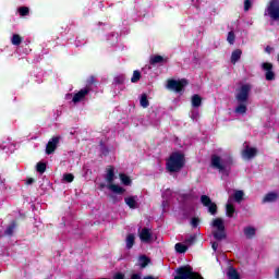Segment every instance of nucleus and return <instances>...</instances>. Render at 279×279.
I'll use <instances>...</instances> for the list:
<instances>
[{"label":"nucleus","instance_id":"obj_1","mask_svg":"<svg viewBox=\"0 0 279 279\" xmlns=\"http://www.w3.org/2000/svg\"><path fill=\"white\" fill-rule=\"evenodd\" d=\"M186 165V159L184 154L174 151L172 153L166 161V169L169 173H180Z\"/></svg>","mask_w":279,"mask_h":279},{"label":"nucleus","instance_id":"obj_2","mask_svg":"<svg viewBox=\"0 0 279 279\" xmlns=\"http://www.w3.org/2000/svg\"><path fill=\"white\" fill-rule=\"evenodd\" d=\"M252 90V85L244 84L240 87L238 94L235 95L236 101L240 104L235 108L238 114H245L247 112V101L250 99V92Z\"/></svg>","mask_w":279,"mask_h":279},{"label":"nucleus","instance_id":"obj_3","mask_svg":"<svg viewBox=\"0 0 279 279\" xmlns=\"http://www.w3.org/2000/svg\"><path fill=\"white\" fill-rule=\"evenodd\" d=\"M232 165H234L232 157L221 159L219 155H211V167L213 169H218L219 173H227L229 175Z\"/></svg>","mask_w":279,"mask_h":279},{"label":"nucleus","instance_id":"obj_4","mask_svg":"<svg viewBox=\"0 0 279 279\" xmlns=\"http://www.w3.org/2000/svg\"><path fill=\"white\" fill-rule=\"evenodd\" d=\"M175 274L174 279H204L199 272L193 271V267L189 265L177 268Z\"/></svg>","mask_w":279,"mask_h":279},{"label":"nucleus","instance_id":"obj_5","mask_svg":"<svg viewBox=\"0 0 279 279\" xmlns=\"http://www.w3.org/2000/svg\"><path fill=\"white\" fill-rule=\"evenodd\" d=\"M106 181L109 183L108 189L112 193H117V195H123L125 193V189L112 183L114 182V166H108Z\"/></svg>","mask_w":279,"mask_h":279},{"label":"nucleus","instance_id":"obj_6","mask_svg":"<svg viewBox=\"0 0 279 279\" xmlns=\"http://www.w3.org/2000/svg\"><path fill=\"white\" fill-rule=\"evenodd\" d=\"M186 86H189V80L186 78H181V80H168V84L167 87L170 90H174V93H182V90H184V88H186Z\"/></svg>","mask_w":279,"mask_h":279},{"label":"nucleus","instance_id":"obj_7","mask_svg":"<svg viewBox=\"0 0 279 279\" xmlns=\"http://www.w3.org/2000/svg\"><path fill=\"white\" fill-rule=\"evenodd\" d=\"M266 14L271 21H279V0H270L268 2Z\"/></svg>","mask_w":279,"mask_h":279},{"label":"nucleus","instance_id":"obj_8","mask_svg":"<svg viewBox=\"0 0 279 279\" xmlns=\"http://www.w3.org/2000/svg\"><path fill=\"white\" fill-rule=\"evenodd\" d=\"M201 204H203L205 208H208V213L210 215H217V203H214L210 196L202 195Z\"/></svg>","mask_w":279,"mask_h":279},{"label":"nucleus","instance_id":"obj_9","mask_svg":"<svg viewBox=\"0 0 279 279\" xmlns=\"http://www.w3.org/2000/svg\"><path fill=\"white\" fill-rule=\"evenodd\" d=\"M58 145H60V136H54L46 145V154L47 156H51V154L56 153L58 149Z\"/></svg>","mask_w":279,"mask_h":279},{"label":"nucleus","instance_id":"obj_10","mask_svg":"<svg viewBox=\"0 0 279 279\" xmlns=\"http://www.w3.org/2000/svg\"><path fill=\"white\" fill-rule=\"evenodd\" d=\"M262 69L266 71L265 77L267 82H274L276 80V73L274 72V64L269 62H264Z\"/></svg>","mask_w":279,"mask_h":279},{"label":"nucleus","instance_id":"obj_11","mask_svg":"<svg viewBox=\"0 0 279 279\" xmlns=\"http://www.w3.org/2000/svg\"><path fill=\"white\" fill-rule=\"evenodd\" d=\"M90 93V87L86 86L78 90L76 94H74L72 101L73 104H80V101H84L86 99V95Z\"/></svg>","mask_w":279,"mask_h":279},{"label":"nucleus","instance_id":"obj_12","mask_svg":"<svg viewBox=\"0 0 279 279\" xmlns=\"http://www.w3.org/2000/svg\"><path fill=\"white\" fill-rule=\"evenodd\" d=\"M258 155V149L255 147L246 146L245 149L242 151L243 158H246L247 160H252V158H256Z\"/></svg>","mask_w":279,"mask_h":279},{"label":"nucleus","instance_id":"obj_13","mask_svg":"<svg viewBox=\"0 0 279 279\" xmlns=\"http://www.w3.org/2000/svg\"><path fill=\"white\" fill-rule=\"evenodd\" d=\"M151 230L149 228H143L140 232L142 243H151Z\"/></svg>","mask_w":279,"mask_h":279},{"label":"nucleus","instance_id":"obj_14","mask_svg":"<svg viewBox=\"0 0 279 279\" xmlns=\"http://www.w3.org/2000/svg\"><path fill=\"white\" fill-rule=\"evenodd\" d=\"M278 193H276V192H269V193H267L265 196H264V198H263V201H262V203L263 204H272L274 202H278Z\"/></svg>","mask_w":279,"mask_h":279},{"label":"nucleus","instance_id":"obj_15","mask_svg":"<svg viewBox=\"0 0 279 279\" xmlns=\"http://www.w3.org/2000/svg\"><path fill=\"white\" fill-rule=\"evenodd\" d=\"M16 220H12L11 223L4 230V236H13L14 230H16Z\"/></svg>","mask_w":279,"mask_h":279},{"label":"nucleus","instance_id":"obj_16","mask_svg":"<svg viewBox=\"0 0 279 279\" xmlns=\"http://www.w3.org/2000/svg\"><path fill=\"white\" fill-rule=\"evenodd\" d=\"M136 199H138V196H129L124 198V203L129 208H132L133 210L136 208Z\"/></svg>","mask_w":279,"mask_h":279},{"label":"nucleus","instance_id":"obj_17","mask_svg":"<svg viewBox=\"0 0 279 279\" xmlns=\"http://www.w3.org/2000/svg\"><path fill=\"white\" fill-rule=\"evenodd\" d=\"M241 56H243V51L241 49H235L231 53V64H236V62L241 60Z\"/></svg>","mask_w":279,"mask_h":279},{"label":"nucleus","instance_id":"obj_18","mask_svg":"<svg viewBox=\"0 0 279 279\" xmlns=\"http://www.w3.org/2000/svg\"><path fill=\"white\" fill-rule=\"evenodd\" d=\"M151 263V259L147 255H141L138 257V265L142 269H145Z\"/></svg>","mask_w":279,"mask_h":279},{"label":"nucleus","instance_id":"obj_19","mask_svg":"<svg viewBox=\"0 0 279 279\" xmlns=\"http://www.w3.org/2000/svg\"><path fill=\"white\" fill-rule=\"evenodd\" d=\"M126 248L132 250L134 247V243H136V236L133 233L126 235Z\"/></svg>","mask_w":279,"mask_h":279},{"label":"nucleus","instance_id":"obj_20","mask_svg":"<svg viewBox=\"0 0 279 279\" xmlns=\"http://www.w3.org/2000/svg\"><path fill=\"white\" fill-rule=\"evenodd\" d=\"M244 234L246 239H253L254 236H256V229L254 227H245Z\"/></svg>","mask_w":279,"mask_h":279},{"label":"nucleus","instance_id":"obj_21","mask_svg":"<svg viewBox=\"0 0 279 279\" xmlns=\"http://www.w3.org/2000/svg\"><path fill=\"white\" fill-rule=\"evenodd\" d=\"M227 238L228 234L226 233V229L214 232V239H216V241H223V239Z\"/></svg>","mask_w":279,"mask_h":279},{"label":"nucleus","instance_id":"obj_22","mask_svg":"<svg viewBox=\"0 0 279 279\" xmlns=\"http://www.w3.org/2000/svg\"><path fill=\"white\" fill-rule=\"evenodd\" d=\"M149 62L151 65H154V64H162V62H167V60L162 56L156 54L150 58Z\"/></svg>","mask_w":279,"mask_h":279},{"label":"nucleus","instance_id":"obj_23","mask_svg":"<svg viewBox=\"0 0 279 279\" xmlns=\"http://www.w3.org/2000/svg\"><path fill=\"white\" fill-rule=\"evenodd\" d=\"M227 276L229 279H241V275H239V271L234 267L229 268Z\"/></svg>","mask_w":279,"mask_h":279},{"label":"nucleus","instance_id":"obj_24","mask_svg":"<svg viewBox=\"0 0 279 279\" xmlns=\"http://www.w3.org/2000/svg\"><path fill=\"white\" fill-rule=\"evenodd\" d=\"M214 228H217V230H226V225H223V219L216 218L213 221Z\"/></svg>","mask_w":279,"mask_h":279},{"label":"nucleus","instance_id":"obj_25","mask_svg":"<svg viewBox=\"0 0 279 279\" xmlns=\"http://www.w3.org/2000/svg\"><path fill=\"white\" fill-rule=\"evenodd\" d=\"M120 180L124 186H131L132 185V179L125 174V173H120Z\"/></svg>","mask_w":279,"mask_h":279},{"label":"nucleus","instance_id":"obj_26","mask_svg":"<svg viewBox=\"0 0 279 279\" xmlns=\"http://www.w3.org/2000/svg\"><path fill=\"white\" fill-rule=\"evenodd\" d=\"M140 106L142 108H149V99H147V94H142L140 98Z\"/></svg>","mask_w":279,"mask_h":279},{"label":"nucleus","instance_id":"obj_27","mask_svg":"<svg viewBox=\"0 0 279 279\" xmlns=\"http://www.w3.org/2000/svg\"><path fill=\"white\" fill-rule=\"evenodd\" d=\"M192 106L193 108H199L202 106V97L197 94L192 96Z\"/></svg>","mask_w":279,"mask_h":279},{"label":"nucleus","instance_id":"obj_28","mask_svg":"<svg viewBox=\"0 0 279 279\" xmlns=\"http://www.w3.org/2000/svg\"><path fill=\"white\" fill-rule=\"evenodd\" d=\"M226 213H227V217L232 218L234 217V213H236V208H234V205L232 204H227Z\"/></svg>","mask_w":279,"mask_h":279},{"label":"nucleus","instance_id":"obj_29","mask_svg":"<svg viewBox=\"0 0 279 279\" xmlns=\"http://www.w3.org/2000/svg\"><path fill=\"white\" fill-rule=\"evenodd\" d=\"M11 43L15 47H19L21 45V43H23V37H21V35H19V34H13V36L11 38Z\"/></svg>","mask_w":279,"mask_h":279},{"label":"nucleus","instance_id":"obj_30","mask_svg":"<svg viewBox=\"0 0 279 279\" xmlns=\"http://www.w3.org/2000/svg\"><path fill=\"white\" fill-rule=\"evenodd\" d=\"M141 77H142L141 71L134 70L133 75L131 77L132 84H137V82H141Z\"/></svg>","mask_w":279,"mask_h":279},{"label":"nucleus","instance_id":"obj_31","mask_svg":"<svg viewBox=\"0 0 279 279\" xmlns=\"http://www.w3.org/2000/svg\"><path fill=\"white\" fill-rule=\"evenodd\" d=\"M174 250H175V252H178V254H185L186 250H189V246H186L182 243H177L174 245Z\"/></svg>","mask_w":279,"mask_h":279},{"label":"nucleus","instance_id":"obj_32","mask_svg":"<svg viewBox=\"0 0 279 279\" xmlns=\"http://www.w3.org/2000/svg\"><path fill=\"white\" fill-rule=\"evenodd\" d=\"M185 245H195L197 243V234H192L184 241Z\"/></svg>","mask_w":279,"mask_h":279},{"label":"nucleus","instance_id":"obj_33","mask_svg":"<svg viewBox=\"0 0 279 279\" xmlns=\"http://www.w3.org/2000/svg\"><path fill=\"white\" fill-rule=\"evenodd\" d=\"M245 195V193L241 190L235 191L234 193V199L235 202H238V204H241V202H243V196Z\"/></svg>","mask_w":279,"mask_h":279},{"label":"nucleus","instance_id":"obj_34","mask_svg":"<svg viewBox=\"0 0 279 279\" xmlns=\"http://www.w3.org/2000/svg\"><path fill=\"white\" fill-rule=\"evenodd\" d=\"M36 171L38 173H45L47 171V163L38 162L37 166H36Z\"/></svg>","mask_w":279,"mask_h":279},{"label":"nucleus","instance_id":"obj_35","mask_svg":"<svg viewBox=\"0 0 279 279\" xmlns=\"http://www.w3.org/2000/svg\"><path fill=\"white\" fill-rule=\"evenodd\" d=\"M73 180H75V175H73V173H64L63 174V181L68 182V184H71V182H73Z\"/></svg>","mask_w":279,"mask_h":279},{"label":"nucleus","instance_id":"obj_36","mask_svg":"<svg viewBox=\"0 0 279 279\" xmlns=\"http://www.w3.org/2000/svg\"><path fill=\"white\" fill-rule=\"evenodd\" d=\"M234 40H236V36L234 35V32L231 31L228 33L227 41L229 43V45H232Z\"/></svg>","mask_w":279,"mask_h":279},{"label":"nucleus","instance_id":"obj_37","mask_svg":"<svg viewBox=\"0 0 279 279\" xmlns=\"http://www.w3.org/2000/svg\"><path fill=\"white\" fill-rule=\"evenodd\" d=\"M20 16H28L29 14V8L27 7H21L19 9Z\"/></svg>","mask_w":279,"mask_h":279},{"label":"nucleus","instance_id":"obj_38","mask_svg":"<svg viewBox=\"0 0 279 279\" xmlns=\"http://www.w3.org/2000/svg\"><path fill=\"white\" fill-rule=\"evenodd\" d=\"M250 8H252V0H244V12H250Z\"/></svg>","mask_w":279,"mask_h":279},{"label":"nucleus","instance_id":"obj_39","mask_svg":"<svg viewBox=\"0 0 279 279\" xmlns=\"http://www.w3.org/2000/svg\"><path fill=\"white\" fill-rule=\"evenodd\" d=\"M191 226L192 228H197V226H199V219L197 217H193L191 219Z\"/></svg>","mask_w":279,"mask_h":279},{"label":"nucleus","instance_id":"obj_40","mask_svg":"<svg viewBox=\"0 0 279 279\" xmlns=\"http://www.w3.org/2000/svg\"><path fill=\"white\" fill-rule=\"evenodd\" d=\"M111 202L112 204H119V202H121V197L119 198L117 195H111Z\"/></svg>","mask_w":279,"mask_h":279},{"label":"nucleus","instance_id":"obj_41","mask_svg":"<svg viewBox=\"0 0 279 279\" xmlns=\"http://www.w3.org/2000/svg\"><path fill=\"white\" fill-rule=\"evenodd\" d=\"M113 279H125V275L118 272L114 275Z\"/></svg>","mask_w":279,"mask_h":279},{"label":"nucleus","instance_id":"obj_42","mask_svg":"<svg viewBox=\"0 0 279 279\" xmlns=\"http://www.w3.org/2000/svg\"><path fill=\"white\" fill-rule=\"evenodd\" d=\"M211 247H213L214 252H217V250H218V247H219V243H218V242H214V243L211 244Z\"/></svg>","mask_w":279,"mask_h":279},{"label":"nucleus","instance_id":"obj_43","mask_svg":"<svg viewBox=\"0 0 279 279\" xmlns=\"http://www.w3.org/2000/svg\"><path fill=\"white\" fill-rule=\"evenodd\" d=\"M265 51L266 53H271V51H274V48H271V46H266Z\"/></svg>","mask_w":279,"mask_h":279},{"label":"nucleus","instance_id":"obj_44","mask_svg":"<svg viewBox=\"0 0 279 279\" xmlns=\"http://www.w3.org/2000/svg\"><path fill=\"white\" fill-rule=\"evenodd\" d=\"M102 154L104 156H108V154H110V150L108 149V147L102 148Z\"/></svg>","mask_w":279,"mask_h":279},{"label":"nucleus","instance_id":"obj_45","mask_svg":"<svg viewBox=\"0 0 279 279\" xmlns=\"http://www.w3.org/2000/svg\"><path fill=\"white\" fill-rule=\"evenodd\" d=\"M34 182H36V180H34L33 178H29V179H27V181H26V184H34Z\"/></svg>","mask_w":279,"mask_h":279},{"label":"nucleus","instance_id":"obj_46","mask_svg":"<svg viewBox=\"0 0 279 279\" xmlns=\"http://www.w3.org/2000/svg\"><path fill=\"white\" fill-rule=\"evenodd\" d=\"M131 279H141V275H138V274H133V275L131 276Z\"/></svg>","mask_w":279,"mask_h":279},{"label":"nucleus","instance_id":"obj_47","mask_svg":"<svg viewBox=\"0 0 279 279\" xmlns=\"http://www.w3.org/2000/svg\"><path fill=\"white\" fill-rule=\"evenodd\" d=\"M144 279H157V278H155L154 276H146L144 277Z\"/></svg>","mask_w":279,"mask_h":279},{"label":"nucleus","instance_id":"obj_48","mask_svg":"<svg viewBox=\"0 0 279 279\" xmlns=\"http://www.w3.org/2000/svg\"><path fill=\"white\" fill-rule=\"evenodd\" d=\"M275 276H276V278H279V268L276 269Z\"/></svg>","mask_w":279,"mask_h":279},{"label":"nucleus","instance_id":"obj_49","mask_svg":"<svg viewBox=\"0 0 279 279\" xmlns=\"http://www.w3.org/2000/svg\"><path fill=\"white\" fill-rule=\"evenodd\" d=\"M90 80H92V84H95V76H92Z\"/></svg>","mask_w":279,"mask_h":279}]
</instances>
